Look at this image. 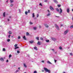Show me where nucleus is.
<instances>
[{
	"label": "nucleus",
	"mask_w": 73,
	"mask_h": 73,
	"mask_svg": "<svg viewBox=\"0 0 73 73\" xmlns=\"http://www.w3.org/2000/svg\"><path fill=\"white\" fill-rule=\"evenodd\" d=\"M18 46V44H15V47H17Z\"/></svg>",
	"instance_id": "obj_24"
},
{
	"label": "nucleus",
	"mask_w": 73,
	"mask_h": 73,
	"mask_svg": "<svg viewBox=\"0 0 73 73\" xmlns=\"http://www.w3.org/2000/svg\"><path fill=\"white\" fill-rule=\"evenodd\" d=\"M63 73H65V72H63Z\"/></svg>",
	"instance_id": "obj_63"
},
{
	"label": "nucleus",
	"mask_w": 73,
	"mask_h": 73,
	"mask_svg": "<svg viewBox=\"0 0 73 73\" xmlns=\"http://www.w3.org/2000/svg\"><path fill=\"white\" fill-rule=\"evenodd\" d=\"M68 32V30H67L66 31H65L64 32V34L66 35Z\"/></svg>",
	"instance_id": "obj_3"
},
{
	"label": "nucleus",
	"mask_w": 73,
	"mask_h": 73,
	"mask_svg": "<svg viewBox=\"0 0 73 73\" xmlns=\"http://www.w3.org/2000/svg\"><path fill=\"white\" fill-rule=\"evenodd\" d=\"M56 11H58V12H59V11H60V10L58 9L57 8H56Z\"/></svg>",
	"instance_id": "obj_18"
},
{
	"label": "nucleus",
	"mask_w": 73,
	"mask_h": 73,
	"mask_svg": "<svg viewBox=\"0 0 73 73\" xmlns=\"http://www.w3.org/2000/svg\"><path fill=\"white\" fill-rule=\"evenodd\" d=\"M54 60L55 61V63H56V62L57 60Z\"/></svg>",
	"instance_id": "obj_51"
},
{
	"label": "nucleus",
	"mask_w": 73,
	"mask_h": 73,
	"mask_svg": "<svg viewBox=\"0 0 73 73\" xmlns=\"http://www.w3.org/2000/svg\"><path fill=\"white\" fill-rule=\"evenodd\" d=\"M34 30H36V27H33Z\"/></svg>",
	"instance_id": "obj_27"
},
{
	"label": "nucleus",
	"mask_w": 73,
	"mask_h": 73,
	"mask_svg": "<svg viewBox=\"0 0 73 73\" xmlns=\"http://www.w3.org/2000/svg\"><path fill=\"white\" fill-rule=\"evenodd\" d=\"M34 49L35 50H38L36 46H35V47H34Z\"/></svg>",
	"instance_id": "obj_10"
},
{
	"label": "nucleus",
	"mask_w": 73,
	"mask_h": 73,
	"mask_svg": "<svg viewBox=\"0 0 73 73\" xmlns=\"http://www.w3.org/2000/svg\"><path fill=\"white\" fill-rule=\"evenodd\" d=\"M40 39H41V40H43V39L42 38H40Z\"/></svg>",
	"instance_id": "obj_44"
},
{
	"label": "nucleus",
	"mask_w": 73,
	"mask_h": 73,
	"mask_svg": "<svg viewBox=\"0 0 73 73\" xmlns=\"http://www.w3.org/2000/svg\"><path fill=\"white\" fill-rule=\"evenodd\" d=\"M50 9H51V10H52V11H53V10H54V9H53L52 6H50Z\"/></svg>",
	"instance_id": "obj_6"
},
{
	"label": "nucleus",
	"mask_w": 73,
	"mask_h": 73,
	"mask_svg": "<svg viewBox=\"0 0 73 73\" xmlns=\"http://www.w3.org/2000/svg\"><path fill=\"white\" fill-rule=\"evenodd\" d=\"M60 11L59 12V14H60L61 13H62V9L61 8L60 9Z\"/></svg>",
	"instance_id": "obj_5"
},
{
	"label": "nucleus",
	"mask_w": 73,
	"mask_h": 73,
	"mask_svg": "<svg viewBox=\"0 0 73 73\" xmlns=\"http://www.w3.org/2000/svg\"><path fill=\"white\" fill-rule=\"evenodd\" d=\"M7 20H8V21H9V19H7Z\"/></svg>",
	"instance_id": "obj_58"
},
{
	"label": "nucleus",
	"mask_w": 73,
	"mask_h": 73,
	"mask_svg": "<svg viewBox=\"0 0 73 73\" xmlns=\"http://www.w3.org/2000/svg\"><path fill=\"white\" fill-rule=\"evenodd\" d=\"M44 70H42V72H44Z\"/></svg>",
	"instance_id": "obj_56"
},
{
	"label": "nucleus",
	"mask_w": 73,
	"mask_h": 73,
	"mask_svg": "<svg viewBox=\"0 0 73 73\" xmlns=\"http://www.w3.org/2000/svg\"><path fill=\"white\" fill-rule=\"evenodd\" d=\"M6 62H8V60H6Z\"/></svg>",
	"instance_id": "obj_54"
},
{
	"label": "nucleus",
	"mask_w": 73,
	"mask_h": 73,
	"mask_svg": "<svg viewBox=\"0 0 73 73\" xmlns=\"http://www.w3.org/2000/svg\"><path fill=\"white\" fill-rule=\"evenodd\" d=\"M51 39H52V40L53 41H54L55 40H56V39L55 38H52Z\"/></svg>",
	"instance_id": "obj_13"
},
{
	"label": "nucleus",
	"mask_w": 73,
	"mask_h": 73,
	"mask_svg": "<svg viewBox=\"0 0 73 73\" xmlns=\"http://www.w3.org/2000/svg\"><path fill=\"white\" fill-rule=\"evenodd\" d=\"M34 73H37V71H34Z\"/></svg>",
	"instance_id": "obj_43"
},
{
	"label": "nucleus",
	"mask_w": 73,
	"mask_h": 73,
	"mask_svg": "<svg viewBox=\"0 0 73 73\" xmlns=\"http://www.w3.org/2000/svg\"><path fill=\"white\" fill-rule=\"evenodd\" d=\"M72 11H73V9H72Z\"/></svg>",
	"instance_id": "obj_64"
},
{
	"label": "nucleus",
	"mask_w": 73,
	"mask_h": 73,
	"mask_svg": "<svg viewBox=\"0 0 73 73\" xmlns=\"http://www.w3.org/2000/svg\"><path fill=\"white\" fill-rule=\"evenodd\" d=\"M9 18H12V17L10 16V17H9Z\"/></svg>",
	"instance_id": "obj_57"
},
{
	"label": "nucleus",
	"mask_w": 73,
	"mask_h": 73,
	"mask_svg": "<svg viewBox=\"0 0 73 73\" xmlns=\"http://www.w3.org/2000/svg\"><path fill=\"white\" fill-rule=\"evenodd\" d=\"M47 63H48V64H52V63H51V62H50L49 60L47 61Z\"/></svg>",
	"instance_id": "obj_14"
},
{
	"label": "nucleus",
	"mask_w": 73,
	"mask_h": 73,
	"mask_svg": "<svg viewBox=\"0 0 73 73\" xmlns=\"http://www.w3.org/2000/svg\"><path fill=\"white\" fill-rule=\"evenodd\" d=\"M70 55L71 56H72L73 55V54L72 53H70Z\"/></svg>",
	"instance_id": "obj_49"
},
{
	"label": "nucleus",
	"mask_w": 73,
	"mask_h": 73,
	"mask_svg": "<svg viewBox=\"0 0 73 73\" xmlns=\"http://www.w3.org/2000/svg\"><path fill=\"white\" fill-rule=\"evenodd\" d=\"M10 7H13V4H11V5H10Z\"/></svg>",
	"instance_id": "obj_31"
},
{
	"label": "nucleus",
	"mask_w": 73,
	"mask_h": 73,
	"mask_svg": "<svg viewBox=\"0 0 73 73\" xmlns=\"http://www.w3.org/2000/svg\"><path fill=\"white\" fill-rule=\"evenodd\" d=\"M3 17H5V12H4L3 13Z\"/></svg>",
	"instance_id": "obj_16"
},
{
	"label": "nucleus",
	"mask_w": 73,
	"mask_h": 73,
	"mask_svg": "<svg viewBox=\"0 0 73 73\" xmlns=\"http://www.w3.org/2000/svg\"><path fill=\"white\" fill-rule=\"evenodd\" d=\"M41 26L40 25H39V28H41Z\"/></svg>",
	"instance_id": "obj_48"
},
{
	"label": "nucleus",
	"mask_w": 73,
	"mask_h": 73,
	"mask_svg": "<svg viewBox=\"0 0 73 73\" xmlns=\"http://www.w3.org/2000/svg\"><path fill=\"white\" fill-rule=\"evenodd\" d=\"M8 0H7V1H6V3H8Z\"/></svg>",
	"instance_id": "obj_62"
},
{
	"label": "nucleus",
	"mask_w": 73,
	"mask_h": 73,
	"mask_svg": "<svg viewBox=\"0 0 73 73\" xmlns=\"http://www.w3.org/2000/svg\"><path fill=\"white\" fill-rule=\"evenodd\" d=\"M19 48V47H15V49H17L18 48Z\"/></svg>",
	"instance_id": "obj_32"
},
{
	"label": "nucleus",
	"mask_w": 73,
	"mask_h": 73,
	"mask_svg": "<svg viewBox=\"0 0 73 73\" xmlns=\"http://www.w3.org/2000/svg\"><path fill=\"white\" fill-rule=\"evenodd\" d=\"M11 57H12V55H11V54H10V55H9V58H10Z\"/></svg>",
	"instance_id": "obj_29"
},
{
	"label": "nucleus",
	"mask_w": 73,
	"mask_h": 73,
	"mask_svg": "<svg viewBox=\"0 0 73 73\" xmlns=\"http://www.w3.org/2000/svg\"><path fill=\"white\" fill-rule=\"evenodd\" d=\"M44 2H47V0H45L44 1Z\"/></svg>",
	"instance_id": "obj_50"
},
{
	"label": "nucleus",
	"mask_w": 73,
	"mask_h": 73,
	"mask_svg": "<svg viewBox=\"0 0 73 73\" xmlns=\"http://www.w3.org/2000/svg\"><path fill=\"white\" fill-rule=\"evenodd\" d=\"M0 60H1V61H4V59H3V58H0Z\"/></svg>",
	"instance_id": "obj_7"
},
{
	"label": "nucleus",
	"mask_w": 73,
	"mask_h": 73,
	"mask_svg": "<svg viewBox=\"0 0 73 73\" xmlns=\"http://www.w3.org/2000/svg\"><path fill=\"white\" fill-rule=\"evenodd\" d=\"M23 38L25 40H26L27 39L26 38V37L25 36H23Z\"/></svg>",
	"instance_id": "obj_9"
},
{
	"label": "nucleus",
	"mask_w": 73,
	"mask_h": 73,
	"mask_svg": "<svg viewBox=\"0 0 73 73\" xmlns=\"http://www.w3.org/2000/svg\"><path fill=\"white\" fill-rule=\"evenodd\" d=\"M44 71H45V72H48V73H50L51 71L50 70H48L47 68H44Z\"/></svg>",
	"instance_id": "obj_1"
},
{
	"label": "nucleus",
	"mask_w": 73,
	"mask_h": 73,
	"mask_svg": "<svg viewBox=\"0 0 73 73\" xmlns=\"http://www.w3.org/2000/svg\"><path fill=\"white\" fill-rule=\"evenodd\" d=\"M59 49L60 50H62V47L61 46H60L59 47Z\"/></svg>",
	"instance_id": "obj_30"
},
{
	"label": "nucleus",
	"mask_w": 73,
	"mask_h": 73,
	"mask_svg": "<svg viewBox=\"0 0 73 73\" xmlns=\"http://www.w3.org/2000/svg\"><path fill=\"white\" fill-rule=\"evenodd\" d=\"M18 69L19 70H20V67L18 68Z\"/></svg>",
	"instance_id": "obj_52"
},
{
	"label": "nucleus",
	"mask_w": 73,
	"mask_h": 73,
	"mask_svg": "<svg viewBox=\"0 0 73 73\" xmlns=\"http://www.w3.org/2000/svg\"><path fill=\"white\" fill-rule=\"evenodd\" d=\"M10 41V40L9 39H8L7 40V41L8 42H9V41Z\"/></svg>",
	"instance_id": "obj_33"
},
{
	"label": "nucleus",
	"mask_w": 73,
	"mask_h": 73,
	"mask_svg": "<svg viewBox=\"0 0 73 73\" xmlns=\"http://www.w3.org/2000/svg\"><path fill=\"white\" fill-rule=\"evenodd\" d=\"M30 10H29L28 11V13H30Z\"/></svg>",
	"instance_id": "obj_53"
},
{
	"label": "nucleus",
	"mask_w": 73,
	"mask_h": 73,
	"mask_svg": "<svg viewBox=\"0 0 73 73\" xmlns=\"http://www.w3.org/2000/svg\"><path fill=\"white\" fill-rule=\"evenodd\" d=\"M46 41L47 42H49V40H46Z\"/></svg>",
	"instance_id": "obj_23"
},
{
	"label": "nucleus",
	"mask_w": 73,
	"mask_h": 73,
	"mask_svg": "<svg viewBox=\"0 0 73 73\" xmlns=\"http://www.w3.org/2000/svg\"><path fill=\"white\" fill-rule=\"evenodd\" d=\"M37 44H38V45H40L41 44L40 42H39V41H38V42Z\"/></svg>",
	"instance_id": "obj_19"
},
{
	"label": "nucleus",
	"mask_w": 73,
	"mask_h": 73,
	"mask_svg": "<svg viewBox=\"0 0 73 73\" xmlns=\"http://www.w3.org/2000/svg\"><path fill=\"white\" fill-rule=\"evenodd\" d=\"M39 16V15H38V14H37L36 15L37 17H38Z\"/></svg>",
	"instance_id": "obj_38"
},
{
	"label": "nucleus",
	"mask_w": 73,
	"mask_h": 73,
	"mask_svg": "<svg viewBox=\"0 0 73 73\" xmlns=\"http://www.w3.org/2000/svg\"><path fill=\"white\" fill-rule=\"evenodd\" d=\"M70 29H72L73 28V25L71 26L70 27Z\"/></svg>",
	"instance_id": "obj_35"
},
{
	"label": "nucleus",
	"mask_w": 73,
	"mask_h": 73,
	"mask_svg": "<svg viewBox=\"0 0 73 73\" xmlns=\"http://www.w3.org/2000/svg\"><path fill=\"white\" fill-rule=\"evenodd\" d=\"M44 26H45V27L47 28H48V25L47 24H45L44 25Z\"/></svg>",
	"instance_id": "obj_12"
},
{
	"label": "nucleus",
	"mask_w": 73,
	"mask_h": 73,
	"mask_svg": "<svg viewBox=\"0 0 73 73\" xmlns=\"http://www.w3.org/2000/svg\"><path fill=\"white\" fill-rule=\"evenodd\" d=\"M66 11L67 13H69V12H70V10H69V8H67Z\"/></svg>",
	"instance_id": "obj_4"
},
{
	"label": "nucleus",
	"mask_w": 73,
	"mask_h": 73,
	"mask_svg": "<svg viewBox=\"0 0 73 73\" xmlns=\"http://www.w3.org/2000/svg\"><path fill=\"white\" fill-rule=\"evenodd\" d=\"M50 13H48L47 15V16H50Z\"/></svg>",
	"instance_id": "obj_28"
},
{
	"label": "nucleus",
	"mask_w": 73,
	"mask_h": 73,
	"mask_svg": "<svg viewBox=\"0 0 73 73\" xmlns=\"http://www.w3.org/2000/svg\"><path fill=\"white\" fill-rule=\"evenodd\" d=\"M39 5H41V6H42V4H41V3H40L39 4Z\"/></svg>",
	"instance_id": "obj_45"
},
{
	"label": "nucleus",
	"mask_w": 73,
	"mask_h": 73,
	"mask_svg": "<svg viewBox=\"0 0 73 73\" xmlns=\"http://www.w3.org/2000/svg\"><path fill=\"white\" fill-rule=\"evenodd\" d=\"M17 53H20V51L18 50L17 51Z\"/></svg>",
	"instance_id": "obj_41"
},
{
	"label": "nucleus",
	"mask_w": 73,
	"mask_h": 73,
	"mask_svg": "<svg viewBox=\"0 0 73 73\" xmlns=\"http://www.w3.org/2000/svg\"><path fill=\"white\" fill-rule=\"evenodd\" d=\"M9 34H12V33L11 32V31H9Z\"/></svg>",
	"instance_id": "obj_11"
},
{
	"label": "nucleus",
	"mask_w": 73,
	"mask_h": 73,
	"mask_svg": "<svg viewBox=\"0 0 73 73\" xmlns=\"http://www.w3.org/2000/svg\"><path fill=\"white\" fill-rule=\"evenodd\" d=\"M30 24L32 25V24H33V23H32L31 22H30Z\"/></svg>",
	"instance_id": "obj_40"
},
{
	"label": "nucleus",
	"mask_w": 73,
	"mask_h": 73,
	"mask_svg": "<svg viewBox=\"0 0 73 73\" xmlns=\"http://www.w3.org/2000/svg\"><path fill=\"white\" fill-rule=\"evenodd\" d=\"M63 26V25H61V27H62Z\"/></svg>",
	"instance_id": "obj_60"
},
{
	"label": "nucleus",
	"mask_w": 73,
	"mask_h": 73,
	"mask_svg": "<svg viewBox=\"0 0 73 73\" xmlns=\"http://www.w3.org/2000/svg\"><path fill=\"white\" fill-rule=\"evenodd\" d=\"M47 11L48 12V13H50V11H49V10H48Z\"/></svg>",
	"instance_id": "obj_46"
},
{
	"label": "nucleus",
	"mask_w": 73,
	"mask_h": 73,
	"mask_svg": "<svg viewBox=\"0 0 73 73\" xmlns=\"http://www.w3.org/2000/svg\"><path fill=\"white\" fill-rule=\"evenodd\" d=\"M54 1L55 3H56V4H57V3H58V2L57 0H54Z\"/></svg>",
	"instance_id": "obj_8"
},
{
	"label": "nucleus",
	"mask_w": 73,
	"mask_h": 73,
	"mask_svg": "<svg viewBox=\"0 0 73 73\" xmlns=\"http://www.w3.org/2000/svg\"><path fill=\"white\" fill-rule=\"evenodd\" d=\"M25 15H27V14H28V11H25Z\"/></svg>",
	"instance_id": "obj_26"
},
{
	"label": "nucleus",
	"mask_w": 73,
	"mask_h": 73,
	"mask_svg": "<svg viewBox=\"0 0 73 73\" xmlns=\"http://www.w3.org/2000/svg\"><path fill=\"white\" fill-rule=\"evenodd\" d=\"M29 42L31 44L33 43V41H29Z\"/></svg>",
	"instance_id": "obj_20"
},
{
	"label": "nucleus",
	"mask_w": 73,
	"mask_h": 73,
	"mask_svg": "<svg viewBox=\"0 0 73 73\" xmlns=\"http://www.w3.org/2000/svg\"><path fill=\"white\" fill-rule=\"evenodd\" d=\"M19 12L20 13V9H19Z\"/></svg>",
	"instance_id": "obj_61"
},
{
	"label": "nucleus",
	"mask_w": 73,
	"mask_h": 73,
	"mask_svg": "<svg viewBox=\"0 0 73 73\" xmlns=\"http://www.w3.org/2000/svg\"><path fill=\"white\" fill-rule=\"evenodd\" d=\"M52 50L53 52H54V49H52Z\"/></svg>",
	"instance_id": "obj_42"
},
{
	"label": "nucleus",
	"mask_w": 73,
	"mask_h": 73,
	"mask_svg": "<svg viewBox=\"0 0 73 73\" xmlns=\"http://www.w3.org/2000/svg\"><path fill=\"white\" fill-rule=\"evenodd\" d=\"M21 38V37L20 36H19L18 37V39H20Z\"/></svg>",
	"instance_id": "obj_36"
},
{
	"label": "nucleus",
	"mask_w": 73,
	"mask_h": 73,
	"mask_svg": "<svg viewBox=\"0 0 73 73\" xmlns=\"http://www.w3.org/2000/svg\"><path fill=\"white\" fill-rule=\"evenodd\" d=\"M3 51H5V48H3Z\"/></svg>",
	"instance_id": "obj_37"
},
{
	"label": "nucleus",
	"mask_w": 73,
	"mask_h": 73,
	"mask_svg": "<svg viewBox=\"0 0 73 73\" xmlns=\"http://www.w3.org/2000/svg\"><path fill=\"white\" fill-rule=\"evenodd\" d=\"M11 36V35H9V36H8V37H9V38H10V36Z\"/></svg>",
	"instance_id": "obj_47"
},
{
	"label": "nucleus",
	"mask_w": 73,
	"mask_h": 73,
	"mask_svg": "<svg viewBox=\"0 0 73 73\" xmlns=\"http://www.w3.org/2000/svg\"><path fill=\"white\" fill-rule=\"evenodd\" d=\"M58 7H61V5H58Z\"/></svg>",
	"instance_id": "obj_34"
},
{
	"label": "nucleus",
	"mask_w": 73,
	"mask_h": 73,
	"mask_svg": "<svg viewBox=\"0 0 73 73\" xmlns=\"http://www.w3.org/2000/svg\"><path fill=\"white\" fill-rule=\"evenodd\" d=\"M36 39L38 40H39V37H36Z\"/></svg>",
	"instance_id": "obj_22"
},
{
	"label": "nucleus",
	"mask_w": 73,
	"mask_h": 73,
	"mask_svg": "<svg viewBox=\"0 0 73 73\" xmlns=\"http://www.w3.org/2000/svg\"><path fill=\"white\" fill-rule=\"evenodd\" d=\"M29 33H28V32L26 33V36H29Z\"/></svg>",
	"instance_id": "obj_21"
},
{
	"label": "nucleus",
	"mask_w": 73,
	"mask_h": 73,
	"mask_svg": "<svg viewBox=\"0 0 73 73\" xmlns=\"http://www.w3.org/2000/svg\"><path fill=\"white\" fill-rule=\"evenodd\" d=\"M55 17H58V16H55Z\"/></svg>",
	"instance_id": "obj_59"
},
{
	"label": "nucleus",
	"mask_w": 73,
	"mask_h": 73,
	"mask_svg": "<svg viewBox=\"0 0 73 73\" xmlns=\"http://www.w3.org/2000/svg\"><path fill=\"white\" fill-rule=\"evenodd\" d=\"M41 62H44V60H42V61H41Z\"/></svg>",
	"instance_id": "obj_55"
},
{
	"label": "nucleus",
	"mask_w": 73,
	"mask_h": 73,
	"mask_svg": "<svg viewBox=\"0 0 73 73\" xmlns=\"http://www.w3.org/2000/svg\"><path fill=\"white\" fill-rule=\"evenodd\" d=\"M23 65H24V67H25V68H26L27 67V65H26V64L24 63L23 64Z\"/></svg>",
	"instance_id": "obj_15"
},
{
	"label": "nucleus",
	"mask_w": 73,
	"mask_h": 73,
	"mask_svg": "<svg viewBox=\"0 0 73 73\" xmlns=\"http://www.w3.org/2000/svg\"><path fill=\"white\" fill-rule=\"evenodd\" d=\"M35 13H33L32 14V17H35Z\"/></svg>",
	"instance_id": "obj_17"
},
{
	"label": "nucleus",
	"mask_w": 73,
	"mask_h": 73,
	"mask_svg": "<svg viewBox=\"0 0 73 73\" xmlns=\"http://www.w3.org/2000/svg\"><path fill=\"white\" fill-rule=\"evenodd\" d=\"M13 2V0H10V2L12 3Z\"/></svg>",
	"instance_id": "obj_25"
},
{
	"label": "nucleus",
	"mask_w": 73,
	"mask_h": 73,
	"mask_svg": "<svg viewBox=\"0 0 73 73\" xmlns=\"http://www.w3.org/2000/svg\"><path fill=\"white\" fill-rule=\"evenodd\" d=\"M19 72V70H17L15 71V73H17V72Z\"/></svg>",
	"instance_id": "obj_39"
},
{
	"label": "nucleus",
	"mask_w": 73,
	"mask_h": 73,
	"mask_svg": "<svg viewBox=\"0 0 73 73\" xmlns=\"http://www.w3.org/2000/svg\"><path fill=\"white\" fill-rule=\"evenodd\" d=\"M55 27L56 28V29H57L58 31L60 30V28L59 27L58 25H57L56 24H55Z\"/></svg>",
	"instance_id": "obj_2"
}]
</instances>
